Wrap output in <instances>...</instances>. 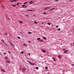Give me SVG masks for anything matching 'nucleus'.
I'll use <instances>...</instances> for the list:
<instances>
[{
  "label": "nucleus",
  "instance_id": "obj_1",
  "mask_svg": "<svg viewBox=\"0 0 74 74\" xmlns=\"http://www.w3.org/2000/svg\"><path fill=\"white\" fill-rule=\"evenodd\" d=\"M49 8L48 7H46L44 9L45 10H49Z\"/></svg>",
  "mask_w": 74,
  "mask_h": 74
},
{
  "label": "nucleus",
  "instance_id": "obj_2",
  "mask_svg": "<svg viewBox=\"0 0 74 74\" xmlns=\"http://www.w3.org/2000/svg\"><path fill=\"white\" fill-rule=\"evenodd\" d=\"M26 70V68H23L22 69V71H25V70Z\"/></svg>",
  "mask_w": 74,
  "mask_h": 74
},
{
  "label": "nucleus",
  "instance_id": "obj_3",
  "mask_svg": "<svg viewBox=\"0 0 74 74\" xmlns=\"http://www.w3.org/2000/svg\"><path fill=\"white\" fill-rule=\"evenodd\" d=\"M17 0H10V1H11V2H13L14 1H16Z\"/></svg>",
  "mask_w": 74,
  "mask_h": 74
},
{
  "label": "nucleus",
  "instance_id": "obj_4",
  "mask_svg": "<svg viewBox=\"0 0 74 74\" xmlns=\"http://www.w3.org/2000/svg\"><path fill=\"white\" fill-rule=\"evenodd\" d=\"M28 62L30 64H31V65H32L33 64L32 62H30V61H28Z\"/></svg>",
  "mask_w": 74,
  "mask_h": 74
},
{
  "label": "nucleus",
  "instance_id": "obj_5",
  "mask_svg": "<svg viewBox=\"0 0 74 74\" xmlns=\"http://www.w3.org/2000/svg\"><path fill=\"white\" fill-rule=\"evenodd\" d=\"M32 3H33L32 1H30V2H29V4H32Z\"/></svg>",
  "mask_w": 74,
  "mask_h": 74
},
{
  "label": "nucleus",
  "instance_id": "obj_6",
  "mask_svg": "<svg viewBox=\"0 0 74 74\" xmlns=\"http://www.w3.org/2000/svg\"><path fill=\"white\" fill-rule=\"evenodd\" d=\"M42 51V52H45V53L46 52V50H41Z\"/></svg>",
  "mask_w": 74,
  "mask_h": 74
},
{
  "label": "nucleus",
  "instance_id": "obj_7",
  "mask_svg": "<svg viewBox=\"0 0 74 74\" xmlns=\"http://www.w3.org/2000/svg\"><path fill=\"white\" fill-rule=\"evenodd\" d=\"M1 41H3V42H4V43L5 44H6V45H7L6 44H5V42H4V40H1Z\"/></svg>",
  "mask_w": 74,
  "mask_h": 74
},
{
  "label": "nucleus",
  "instance_id": "obj_8",
  "mask_svg": "<svg viewBox=\"0 0 74 74\" xmlns=\"http://www.w3.org/2000/svg\"><path fill=\"white\" fill-rule=\"evenodd\" d=\"M67 52H68V51L66 50L64 51V53H67Z\"/></svg>",
  "mask_w": 74,
  "mask_h": 74
},
{
  "label": "nucleus",
  "instance_id": "obj_9",
  "mask_svg": "<svg viewBox=\"0 0 74 74\" xmlns=\"http://www.w3.org/2000/svg\"><path fill=\"white\" fill-rule=\"evenodd\" d=\"M44 41L43 40H39L40 42H42V41Z\"/></svg>",
  "mask_w": 74,
  "mask_h": 74
},
{
  "label": "nucleus",
  "instance_id": "obj_10",
  "mask_svg": "<svg viewBox=\"0 0 74 74\" xmlns=\"http://www.w3.org/2000/svg\"><path fill=\"white\" fill-rule=\"evenodd\" d=\"M44 15H46L47 14V12H45L43 13Z\"/></svg>",
  "mask_w": 74,
  "mask_h": 74
},
{
  "label": "nucleus",
  "instance_id": "obj_11",
  "mask_svg": "<svg viewBox=\"0 0 74 74\" xmlns=\"http://www.w3.org/2000/svg\"><path fill=\"white\" fill-rule=\"evenodd\" d=\"M19 23H23V22L21 21H19Z\"/></svg>",
  "mask_w": 74,
  "mask_h": 74
},
{
  "label": "nucleus",
  "instance_id": "obj_12",
  "mask_svg": "<svg viewBox=\"0 0 74 74\" xmlns=\"http://www.w3.org/2000/svg\"><path fill=\"white\" fill-rule=\"evenodd\" d=\"M47 25H48L49 26H50V25H51V23H47Z\"/></svg>",
  "mask_w": 74,
  "mask_h": 74
},
{
  "label": "nucleus",
  "instance_id": "obj_13",
  "mask_svg": "<svg viewBox=\"0 0 74 74\" xmlns=\"http://www.w3.org/2000/svg\"><path fill=\"white\" fill-rule=\"evenodd\" d=\"M22 7H23V8H24L25 7V5H22Z\"/></svg>",
  "mask_w": 74,
  "mask_h": 74
},
{
  "label": "nucleus",
  "instance_id": "obj_14",
  "mask_svg": "<svg viewBox=\"0 0 74 74\" xmlns=\"http://www.w3.org/2000/svg\"><path fill=\"white\" fill-rule=\"evenodd\" d=\"M43 38L44 39V40H47V38L45 37H44V36L43 37Z\"/></svg>",
  "mask_w": 74,
  "mask_h": 74
},
{
  "label": "nucleus",
  "instance_id": "obj_15",
  "mask_svg": "<svg viewBox=\"0 0 74 74\" xmlns=\"http://www.w3.org/2000/svg\"><path fill=\"white\" fill-rule=\"evenodd\" d=\"M27 4V2H26L24 3V4Z\"/></svg>",
  "mask_w": 74,
  "mask_h": 74
},
{
  "label": "nucleus",
  "instance_id": "obj_16",
  "mask_svg": "<svg viewBox=\"0 0 74 74\" xmlns=\"http://www.w3.org/2000/svg\"><path fill=\"white\" fill-rule=\"evenodd\" d=\"M34 23H35V24H37V23H38L37 22H36V21H35L34 22Z\"/></svg>",
  "mask_w": 74,
  "mask_h": 74
},
{
  "label": "nucleus",
  "instance_id": "obj_17",
  "mask_svg": "<svg viewBox=\"0 0 74 74\" xmlns=\"http://www.w3.org/2000/svg\"><path fill=\"white\" fill-rule=\"evenodd\" d=\"M40 39H41V38H38L37 39V40H40Z\"/></svg>",
  "mask_w": 74,
  "mask_h": 74
},
{
  "label": "nucleus",
  "instance_id": "obj_18",
  "mask_svg": "<svg viewBox=\"0 0 74 74\" xmlns=\"http://www.w3.org/2000/svg\"><path fill=\"white\" fill-rule=\"evenodd\" d=\"M21 53H22V54H23V53H24V52L23 51H22Z\"/></svg>",
  "mask_w": 74,
  "mask_h": 74
},
{
  "label": "nucleus",
  "instance_id": "obj_19",
  "mask_svg": "<svg viewBox=\"0 0 74 74\" xmlns=\"http://www.w3.org/2000/svg\"><path fill=\"white\" fill-rule=\"evenodd\" d=\"M6 62L8 63H10V61H7Z\"/></svg>",
  "mask_w": 74,
  "mask_h": 74
},
{
  "label": "nucleus",
  "instance_id": "obj_20",
  "mask_svg": "<svg viewBox=\"0 0 74 74\" xmlns=\"http://www.w3.org/2000/svg\"><path fill=\"white\" fill-rule=\"evenodd\" d=\"M24 45L25 46V47H27V45L26 44H24Z\"/></svg>",
  "mask_w": 74,
  "mask_h": 74
},
{
  "label": "nucleus",
  "instance_id": "obj_21",
  "mask_svg": "<svg viewBox=\"0 0 74 74\" xmlns=\"http://www.w3.org/2000/svg\"><path fill=\"white\" fill-rule=\"evenodd\" d=\"M1 71H3L4 72H5V71L3 69H1Z\"/></svg>",
  "mask_w": 74,
  "mask_h": 74
},
{
  "label": "nucleus",
  "instance_id": "obj_22",
  "mask_svg": "<svg viewBox=\"0 0 74 74\" xmlns=\"http://www.w3.org/2000/svg\"><path fill=\"white\" fill-rule=\"evenodd\" d=\"M58 57H59V59H60V58L61 57V56L60 55H59L58 56Z\"/></svg>",
  "mask_w": 74,
  "mask_h": 74
},
{
  "label": "nucleus",
  "instance_id": "obj_23",
  "mask_svg": "<svg viewBox=\"0 0 74 74\" xmlns=\"http://www.w3.org/2000/svg\"><path fill=\"white\" fill-rule=\"evenodd\" d=\"M30 11H33V10H28V12Z\"/></svg>",
  "mask_w": 74,
  "mask_h": 74
},
{
  "label": "nucleus",
  "instance_id": "obj_24",
  "mask_svg": "<svg viewBox=\"0 0 74 74\" xmlns=\"http://www.w3.org/2000/svg\"><path fill=\"white\" fill-rule=\"evenodd\" d=\"M60 28H58V31H60Z\"/></svg>",
  "mask_w": 74,
  "mask_h": 74
},
{
  "label": "nucleus",
  "instance_id": "obj_25",
  "mask_svg": "<svg viewBox=\"0 0 74 74\" xmlns=\"http://www.w3.org/2000/svg\"><path fill=\"white\" fill-rule=\"evenodd\" d=\"M17 38H18V39H21V38H20V37L19 36L17 37Z\"/></svg>",
  "mask_w": 74,
  "mask_h": 74
},
{
  "label": "nucleus",
  "instance_id": "obj_26",
  "mask_svg": "<svg viewBox=\"0 0 74 74\" xmlns=\"http://www.w3.org/2000/svg\"><path fill=\"white\" fill-rule=\"evenodd\" d=\"M5 59H6V60H7V57H5Z\"/></svg>",
  "mask_w": 74,
  "mask_h": 74
},
{
  "label": "nucleus",
  "instance_id": "obj_27",
  "mask_svg": "<svg viewBox=\"0 0 74 74\" xmlns=\"http://www.w3.org/2000/svg\"><path fill=\"white\" fill-rule=\"evenodd\" d=\"M32 33L30 32H29L28 34H32Z\"/></svg>",
  "mask_w": 74,
  "mask_h": 74
},
{
  "label": "nucleus",
  "instance_id": "obj_28",
  "mask_svg": "<svg viewBox=\"0 0 74 74\" xmlns=\"http://www.w3.org/2000/svg\"><path fill=\"white\" fill-rule=\"evenodd\" d=\"M36 70H38V67H36Z\"/></svg>",
  "mask_w": 74,
  "mask_h": 74
},
{
  "label": "nucleus",
  "instance_id": "obj_29",
  "mask_svg": "<svg viewBox=\"0 0 74 74\" xmlns=\"http://www.w3.org/2000/svg\"><path fill=\"white\" fill-rule=\"evenodd\" d=\"M45 69H46V70H47V69H48V67L47 66L45 68Z\"/></svg>",
  "mask_w": 74,
  "mask_h": 74
},
{
  "label": "nucleus",
  "instance_id": "obj_30",
  "mask_svg": "<svg viewBox=\"0 0 74 74\" xmlns=\"http://www.w3.org/2000/svg\"><path fill=\"white\" fill-rule=\"evenodd\" d=\"M5 35L7 36V35L8 34H7V33H5Z\"/></svg>",
  "mask_w": 74,
  "mask_h": 74
},
{
  "label": "nucleus",
  "instance_id": "obj_31",
  "mask_svg": "<svg viewBox=\"0 0 74 74\" xmlns=\"http://www.w3.org/2000/svg\"><path fill=\"white\" fill-rule=\"evenodd\" d=\"M4 55H7V53H4Z\"/></svg>",
  "mask_w": 74,
  "mask_h": 74
},
{
  "label": "nucleus",
  "instance_id": "obj_32",
  "mask_svg": "<svg viewBox=\"0 0 74 74\" xmlns=\"http://www.w3.org/2000/svg\"><path fill=\"white\" fill-rule=\"evenodd\" d=\"M12 6H13L14 7H15V5H12Z\"/></svg>",
  "mask_w": 74,
  "mask_h": 74
},
{
  "label": "nucleus",
  "instance_id": "obj_33",
  "mask_svg": "<svg viewBox=\"0 0 74 74\" xmlns=\"http://www.w3.org/2000/svg\"><path fill=\"white\" fill-rule=\"evenodd\" d=\"M54 9H55V8H53L52 9H51L52 10H54Z\"/></svg>",
  "mask_w": 74,
  "mask_h": 74
},
{
  "label": "nucleus",
  "instance_id": "obj_34",
  "mask_svg": "<svg viewBox=\"0 0 74 74\" xmlns=\"http://www.w3.org/2000/svg\"><path fill=\"white\" fill-rule=\"evenodd\" d=\"M71 66H74V64H71Z\"/></svg>",
  "mask_w": 74,
  "mask_h": 74
},
{
  "label": "nucleus",
  "instance_id": "obj_35",
  "mask_svg": "<svg viewBox=\"0 0 74 74\" xmlns=\"http://www.w3.org/2000/svg\"><path fill=\"white\" fill-rule=\"evenodd\" d=\"M52 59H54V60L55 59V58H53V57L52 58Z\"/></svg>",
  "mask_w": 74,
  "mask_h": 74
},
{
  "label": "nucleus",
  "instance_id": "obj_36",
  "mask_svg": "<svg viewBox=\"0 0 74 74\" xmlns=\"http://www.w3.org/2000/svg\"><path fill=\"white\" fill-rule=\"evenodd\" d=\"M28 55H29V56H30V53H28Z\"/></svg>",
  "mask_w": 74,
  "mask_h": 74
},
{
  "label": "nucleus",
  "instance_id": "obj_37",
  "mask_svg": "<svg viewBox=\"0 0 74 74\" xmlns=\"http://www.w3.org/2000/svg\"><path fill=\"white\" fill-rule=\"evenodd\" d=\"M69 1L71 2V1H72V0H69Z\"/></svg>",
  "mask_w": 74,
  "mask_h": 74
},
{
  "label": "nucleus",
  "instance_id": "obj_38",
  "mask_svg": "<svg viewBox=\"0 0 74 74\" xmlns=\"http://www.w3.org/2000/svg\"><path fill=\"white\" fill-rule=\"evenodd\" d=\"M25 16H29V15H25Z\"/></svg>",
  "mask_w": 74,
  "mask_h": 74
},
{
  "label": "nucleus",
  "instance_id": "obj_39",
  "mask_svg": "<svg viewBox=\"0 0 74 74\" xmlns=\"http://www.w3.org/2000/svg\"><path fill=\"white\" fill-rule=\"evenodd\" d=\"M54 62H56V60H55V59L54 60Z\"/></svg>",
  "mask_w": 74,
  "mask_h": 74
},
{
  "label": "nucleus",
  "instance_id": "obj_40",
  "mask_svg": "<svg viewBox=\"0 0 74 74\" xmlns=\"http://www.w3.org/2000/svg\"><path fill=\"white\" fill-rule=\"evenodd\" d=\"M21 3L18 2L17 3V4H21Z\"/></svg>",
  "mask_w": 74,
  "mask_h": 74
},
{
  "label": "nucleus",
  "instance_id": "obj_41",
  "mask_svg": "<svg viewBox=\"0 0 74 74\" xmlns=\"http://www.w3.org/2000/svg\"><path fill=\"white\" fill-rule=\"evenodd\" d=\"M59 1V0H56V1Z\"/></svg>",
  "mask_w": 74,
  "mask_h": 74
},
{
  "label": "nucleus",
  "instance_id": "obj_42",
  "mask_svg": "<svg viewBox=\"0 0 74 74\" xmlns=\"http://www.w3.org/2000/svg\"><path fill=\"white\" fill-rule=\"evenodd\" d=\"M18 3H17V5H18V6L19 5H18Z\"/></svg>",
  "mask_w": 74,
  "mask_h": 74
},
{
  "label": "nucleus",
  "instance_id": "obj_43",
  "mask_svg": "<svg viewBox=\"0 0 74 74\" xmlns=\"http://www.w3.org/2000/svg\"><path fill=\"white\" fill-rule=\"evenodd\" d=\"M11 45H12V46H14V45L13 44H12Z\"/></svg>",
  "mask_w": 74,
  "mask_h": 74
},
{
  "label": "nucleus",
  "instance_id": "obj_44",
  "mask_svg": "<svg viewBox=\"0 0 74 74\" xmlns=\"http://www.w3.org/2000/svg\"><path fill=\"white\" fill-rule=\"evenodd\" d=\"M58 27V25H57V26H56V27Z\"/></svg>",
  "mask_w": 74,
  "mask_h": 74
},
{
  "label": "nucleus",
  "instance_id": "obj_45",
  "mask_svg": "<svg viewBox=\"0 0 74 74\" xmlns=\"http://www.w3.org/2000/svg\"><path fill=\"white\" fill-rule=\"evenodd\" d=\"M19 69H20V70H22V68H19Z\"/></svg>",
  "mask_w": 74,
  "mask_h": 74
},
{
  "label": "nucleus",
  "instance_id": "obj_46",
  "mask_svg": "<svg viewBox=\"0 0 74 74\" xmlns=\"http://www.w3.org/2000/svg\"><path fill=\"white\" fill-rule=\"evenodd\" d=\"M2 7H3L4 8V7L3 5H2Z\"/></svg>",
  "mask_w": 74,
  "mask_h": 74
},
{
  "label": "nucleus",
  "instance_id": "obj_47",
  "mask_svg": "<svg viewBox=\"0 0 74 74\" xmlns=\"http://www.w3.org/2000/svg\"><path fill=\"white\" fill-rule=\"evenodd\" d=\"M27 8V6H26L25 7V8Z\"/></svg>",
  "mask_w": 74,
  "mask_h": 74
},
{
  "label": "nucleus",
  "instance_id": "obj_48",
  "mask_svg": "<svg viewBox=\"0 0 74 74\" xmlns=\"http://www.w3.org/2000/svg\"><path fill=\"white\" fill-rule=\"evenodd\" d=\"M9 53H11V52H10V51H9Z\"/></svg>",
  "mask_w": 74,
  "mask_h": 74
},
{
  "label": "nucleus",
  "instance_id": "obj_49",
  "mask_svg": "<svg viewBox=\"0 0 74 74\" xmlns=\"http://www.w3.org/2000/svg\"><path fill=\"white\" fill-rule=\"evenodd\" d=\"M51 10H52V9H50V10H49L50 11H51Z\"/></svg>",
  "mask_w": 74,
  "mask_h": 74
},
{
  "label": "nucleus",
  "instance_id": "obj_50",
  "mask_svg": "<svg viewBox=\"0 0 74 74\" xmlns=\"http://www.w3.org/2000/svg\"><path fill=\"white\" fill-rule=\"evenodd\" d=\"M20 33H21L22 34H23V33H22V32H20Z\"/></svg>",
  "mask_w": 74,
  "mask_h": 74
},
{
  "label": "nucleus",
  "instance_id": "obj_51",
  "mask_svg": "<svg viewBox=\"0 0 74 74\" xmlns=\"http://www.w3.org/2000/svg\"><path fill=\"white\" fill-rule=\"evenodd\" d=\"M63 50H65V49H63Z\"/></svg>",
  "mask_w": 74,
  "mask_h": 74
},
{
  "label": "nucleus",
  "instance_id": "obj_52",
  "mask_svg": "<svg viewBox=\"0 0 74 74\" xmlns=\"http://www.w3.org/2000/svg\"><path fill=\"white\" fill-rule=\"evenodd\" d=\"M42 23V24H43V23Z\"/></svg>",
  "mask_w": 74,
  "mask_h": 74
},
{
  "label": "nucleus",
  "instance_id": "obj_53",
  "mask_svg": "<svg viewBox=\"0 0 74 74\" xmlns=\"http://www.w3.org/2000/svg\"><path fill=\"white\" fill-rule=\"evenodd\" d=\"M63 71V72H64V71Z\"/></svg>",
  "mask_w": 74,
  "mask_h": 74
},
{
  "label": "nucleus",
  "instance_id": "obj_54",
  "mask_svg": "<svg viewBox=\"0 0 74 74\" xmlns=\"http://www.w3.org/2000/svg\"><path fill=\"white\" fill-rule=\"evenodd\" d=\"M10 44H11V45L12 44H11V43H10Z\"/></svg>",
  "mask_w": 74,
  "mask_h": 74
},
{
  "label": "nucleus",
  "instance_id": "obj_55",
  "mask_svg": "<svg viewBox=\"0 0 74 74\" xmlns=\"http://www.w3.org/2000/svg\"><path fill=\"white\" fill-rule=\"evenodd\" d=\"M66 65L67 66V64H66Z\"/></svg>",
  "mask_w": 74,
  "mask_h": 74
},
{
  "label": "nucleus",
  "instance_id": "obj_56",
  "mask_svg": "<svg viewBox=\"0 0 74 74\" xmlns=\"http://www.w3.org/2000/svg\"><path fill=\"white\" fill-rule=\"evenodd\" d=\"M0 54H1V53H0Z\"/></svg>",
  "mask_w": 74,
  "mask_h": 74
}]
</instances>
